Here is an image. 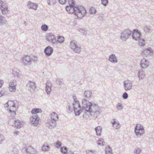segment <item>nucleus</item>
Listing matches in <instances>:
<instances>
[{"mask_svg": "<svg viewBox=\"0 0 154 154\" xmlns=\"http://www.w3.org/2000/svg\"><path fill=\"white\" fill-rule=\"evenodd\" d=\"M82 107L85 111H91L92 113L96 111L100 113L101 110L97 104L92 103L85 99H83L82 102Z\"/></svg>", "mask_w": 154, "mask_h": 154, "instance_id": "1", "label": "nucleus"}, {"mask_svg": "<svg viewBox=\"0 0 154 154\" xmlns=\"http://www.w3.org/2000/svg\"><path fill=\"white\" fill-rule=\"evenodd\" d=\"M58 120V116L57 114L55 112H53L51 114V119L48 122L47 125L50 128L54 127L57 123L56 121Z\"/></svg>", "mask_w": 154, "mask_h": 154, "instance_id": "2", "label": "nucleus"}, {"mask_svg": "<svg viewBox=\"0 0 154 154\" xmlns=\"http://www.w3.org/2000/svg\"><path fill=\"white\" fill-rule=\"evenodd\" d=\"M69 47L75 53L79 54L81 51L82 48L81 45L75 40L70 42Z\"/></svg>", "mask_w": 154, "mask_h": 154, "instance_id": "3", "label": "nucleus"}, {"mask_svg": "<svg viewBox=\"0 0 154 154\" xmlns=\"http://www.w3.org/2000/svg\"><path fill=\"white\" fill-rule=\"evenodd\" d=\"M69 5L66 7V10H70L72 8L73 10H85V8L82 5H75V2L74 0H69L68 2Z\"/></svg>", "mask_w": 154, "mask_h": 154, "instance_id": "4", "label": "nucleus"}, {"mask_svg": "<svg viewBox=\"0 0 154 154\" xmlns=\"http://www.w3.org/2000/svg\"><path fill=\"white\" fill-rule=\"evenodd\" d=\"M136 135L138 137L142 136L145 132V130L143 125L140 124H137L134 129Z\"/></svg>", "mask_w": 154, "mask_h": 154, "instance_id": "5", "label": "nucleus"}, {"mask_svg": "<svg viewBox=\"0 0 154 154\" xmlns=\"http://www.w3.org/2000/svg\"><path fill=\"white\" fill-rule=\"evenodd\" d=\"M72 106L75 115L76 116H79L82 111L79 101L74 102L72 104Z\"/></svg>", "mask_w": 154, "mask_h": 154, "instance_id": "6", "label": "nucleus"}, {"mask_svg": "<svg viewBox=\"0 0 154 154\" xmlns=\"http://www.w3.org/2000/svg\"><path fill=\"white\" fill-rule=\"evenodd\" d=\"M69 14H74L76 15L78 17H84L86 14V10H66Z\"/></svg>", "mask_w": 154, "mask_h": 154, "instance_id": "7", "label": "nucleus"}, {"mask_svg": "<svg viewBox=\"0 0 154 154\" xmlns=\"http://www.w3.org/2000/svg\"><path fill=\"white\" fill-rule=\"evenodd\" d=\"M85 111V112L83 115V118L85 120L88 119V118L91 116H92L95 118H97L100 113L97 111L94 112L93 113H92L91 111Z\"/></svg>", "mask_w": 154, "mask_h": 154, "instance_id": "8", "label": "nucleus"}, {"mask_svg": "<svg viewBox=\"0 0 154 154\" xmlns=\"http://www.w3.org/2000/svg\"><path fill=\"white\" fill-rule=\"evenodd\" d=\"M132 34V32L128 29H125L121 33V38L123 41H125Z\"/></svg>", "mask_w": 154, "mask_h": 154, "instance_id": "9", "label": "nucleus"}, {"mask_svg": "<svg viewBox=\"0 0 154 154\" xmlns=\"http://www.w3.org/2000/svg\"><path fill=\"white\" fill-rule=\"evenodd\" d=\"M5 109L6 110H8L9 109H11L12 110H16L17 108L16 107L14 103V101L8 100L7 103L4 105Z\"/></svg>", "mask_w": 154, "mask_h": 154, "instance_id": "10", "label": "nucleus"}, {"mask_svg": "<svg viewBox=\"0 0 154 154\" xmlns=\"http://www.w3.org/2000/svg\"><path fill=\"white\" fill-rule=\"evenodd\" d=\"M46 39L49 42H51L52 44L57 43L56 37L52 33L47 35Z\"/></svg>", "mask_w": 154, "mask_h": 154, "instance_id": "11", "label": "nucleus"}, {"mask_svg": "<svg viewBox=\"0 0 154 154\" xmlns=\"http://www.w3.org/2000/svg\"><path fill=\"white\" fill-rule=\"evenodd\" d=\"M26 88L30 92H34L36 88L35 82L33 81H29L27 84Z\"/></svg>", "mask_w": 154, "mask_h": 154, "instance_id": "12", "label": "nucleus"}, {"mask_svg": "<svg viewBox=\"0 0 154 154\" xmlns=\"http://www.w3.org/2000/svg\"><path fill=\"white\" fill-rule=\"evenodd\" d=\"M132 37L133 39L136 41H137L140 38L141 33L137 29H135L133 30V32H132Z\"/></svg>", "mask_w": 154, "mask_h": 154, "instance_id": "13", "label": "nucleus"}, {"mask_svg": "<svg viewBox=\"0 0 154 154\" xmlns=\"http://www.w3.org/2000/svg\"><path fill=\"white\" fill-rule=\"evenodd\" d=\"M124 88L125 91L130 90L132 88V84L131 81L127 80L123 82Z\"/></svg>", "mask_w": 154, "mask_h": 154, "instance_id": "14", "label": "nucleus"}, {"mask_svg": "<svg viewBox=\"0 0 154 154\" xmlns=\"http://www.w3.org/2000/svg\"><path fill=\"white\" fill-rule=\"evenodd\" d=\"M39 119L38 115H33L30 119L31 124L34 126L37 125L39 123Z\"/></svg>", "mask_w": 154, "mask_h": 154, "instance_id": "15", "label": "nucleus"}, {"mask_svg": "<svg viewBox=\"0 0 154 154\" xmlns=\"http://www.w3.org/2000/svg\"><path fill=\"white\" fill-rule=\"evenodd\" d=\"M22 60L24 66L30 65L32 62L31 57L28 55L23 56L22 58Z\"/></svg>", "mask_w": 154, "mask_h": 154, "instance_id": "16", "label": "nucleus"}, {"mask_svg": "<svg viewBox=\"0 0 154 154\" xmlns=\"http://www.w3.org/2000/svg\"><path fill=\"white\" fill-rule=\"evenodd\" d=\"M16 82L15 80L11 81L9 83V89L11 92H14L16 90Z\"/></svg>", "mask_w": 154, "mask_h": 154, "instance_id": "17", "label": "nucleus"}, {"mask_svg": "<svg viewBox=\"0 0 154 154\" xmlns=\"http://www.w3.org/2000/svg\"><path fill=\"white\" fill-rule=\"evenodd\" d=\"M53 52V49L50 46L46 47L44 50V52L47 56L51 55Z\"/></svg>", "mask_w": 154, "mask_h": 154, "instance_id": "18", "label": "nucleus"}, {"mask_svg": "<svg viewBox=\"0 0 154 154\" xmlns=\"http://www.w3.org/2000/svg\"><path fill=\"white\" fill-rule=\"evenodd\" d=\"M26 151L28 153L31 154H35L37 152L36 149L30 146L26 148Z\"/></svg>", "mask_w": 154, "mask_h": 154, "instance_id": "19", "label": "nucleus"}, {"mask_svg": "<svg viewBox=\"0 0 154 154\" xmlns=\"http://www.w3.org/2000/svg\"><path fill=\"white\" fill-rule=\"evenodd\" d=\"M140 64L142 68L145 69L149 65V63L147 60L143 58L141 60Z\"/></svg>", "mask_w": 154, "mask_h": 154, "instance_id": "20", "label": "nucleus"}, {"mask_svg": "<svg viewBox=\"0 0 154 154\" xmlns=\"http://www.w3.org/2000/svg\"><path fill=\"white\" fill-rule=\"evenodd\" d=\"M52 86V85L51 83L48 82L46 83L45 90L48 95L50 94L51 93Z\"/></svg>", "mask_w": 154, "mask_h": 154, "instance_id": "21", "label": "nucleus"}, {"mask_svg": "<svg viewBox=\"0 0 154 154\" xmlns=\"http://www.w3.org/2000/svg\"><path fill=\"white\" fill-rule=\"evenodd\" d=\"M109 60L113 63H115L117 62V59L115 55L113 54H111L109 56Z\"/></svg>", "mask_w": 154, "mask_h": 154, "instance_id": "22", "label": "nucleus"}, {"mask_svg": "<svg viewBox=\"0 0 154 154\" xmlns=\"http://www.w3.org/2000/svg\"><path fill=\"white\" fill-rule=\"evenodd\" d=\"M111 123L113 128L116 129H118L120 127V124L118 121H116V119H113L111 120Z\"/></svg>", "mask_w": 154, "mask_h": 154, "instance_id": "23", "label": "nucleus"}, {"mask_svg": "<svg viewBox=\"0 0 154 154\" xmlns=\"http://www.w3.org/2000/svg\"><path fill=\"white\" fill-rule=\"evenodd\" d=\"M27 6L29 9H32L34 10H36L38 7L37 4L32 3L30 1L28 2Z\"/></svg>", "mask_w": 154, "mask_h": 154, "instance_id": "24", "label": "nucleus"}, {"mask_svg": "<svg viewBox=\"0 0 154 154\" xmlns=\"http://www.w3.org/2000/svg\"><path fill=\"white\" fill-rule=\"evenodd\" d=\"M153 51L150 48H149L147 49H144L142 52V55L145 56H147L148 55H150V54Z\"/></svg>", "mask_w": 154, "mask_h": 154, "instance_id": "25", "label": "nucleus"}, {"mask_svg": "<svg viewBox=\"0 0 154 154\" xmlns=\"http://www.w3.org/2000/svg\"><path fill=\"white\" fill-rule=\"evenodd\" d=\"M83 96L88 99H90L92 97V92L89 90L86 91L84 92Z\"/></svg>", "mask_w": 154, "mask_h": 154, "instance_id": "26", "label": "nucleus"}, {"mask_svg": "<svg viewBox=\"0 0 154 154\" xmlns=\"http://www.w3.org/2000/svg\"><path fill=\"white\" fill-rule=\"evenodd\" d=\"M102 128L100 126H98L95 128V130L97 136H100L101 135V133L102 131Z\"/></svg>", "mask_w": 154, "mask_h": 154, "instance_id": "27", "label": "nucleus"}, {"mask_svg": "<svg viewBox=\"0 0 154 154\" xmlns=\"http://www.w3.org/2000/svg\"><path fill=\"white\" fill-rule=\"evenodd\" d=\"M42 112V110L40 109L34 108L31 111V113L33 114V115H38L37 114L38 113H41Z\"/></svg>", "mask_w": 154, "mask_h": 154, "instance_id": "28", "label": "nucleus"}, {"mask_svg": "<svg viewBox=\"0 0 154 154\" xmlns=\"http://www.w3.org/2000/svg\"><path fill=\"white\" fill-rule=\"evenodd\" d=\"M21 125V122L19 120L17 119L14 121V125L17 128H20Z\"/></svg>", "mask_w": 154, "mask_h": 154, "instance_id": "29", "label": "nucleus"}, {"mask_svg": "<svg viewBox=\"0 0 154 154\" xmlns=\"http://www.w3.org/2000/svg\"><path fill=\"white\" fill-rule=\"evenodd\" d=\"M0 6L1 10H8L7 5L2 1L0 2Z\"/></svg>", "mask_w": 154, "mask_h": 154, "instance_id": "30", "label": "nucleus"}, {"mask_svg": "<svg viewBox=\"0 0 154 154\" xmlns=\"http://www.w3.org/2000/svg\"><path fill=\"white\" fill-rule=\"evenodd\" d=\"M6 22L5 18L0 15V26L5 24Z\"/></svg>", "mask_w": 154, "mask_h": 154, "instance_id": "31", "label": "nucleus"}, {"mask_svg": "<svg viewBox=\"0 0 154 154\" xmlns=\"http://www.w3.org/2000/svg\"><path fill=\"white\" fill-rule=\"evenodd\" d=\"M105 152L106 154H113L112 149L109 146L106 147Z\"/></svg>", "mask_w": 154, "mask_h": 154, "instance_id": "32", "label": "nucleus"}, {"mask_svg": "<svg viewBox=\"0 0 154 154\" xmlns=\"http://www.w3.org/2000/svg\"><path fill=\"white\" fill-rule=\"evenodd\" d=\"M145 75L144 72L142 70H140L138 72V77L139 79H142L144 78Z\"/></svg>", "mask_w": 154, "mask_h": 154, "instance_id": "33", "label": "nucleus"}, {"mask_svg": "<svg viewBox=\"0 0 154 154\" xmlns=\"http://www.w3.org/2000/svg\"><path fill=\"white\" fill-rule=\"evenodd\" d=\"M143 29L145 33L150 32V26H145L143 27Z\"/></svg>", "mask_w": 154, "mask_h": 154, "instance_id": "34", "label": "nucleus"}, {"mask_svg": "<svg viewBox=\"0 0 154 154\" xmlns=\"http://www.w3.org/2000/svg\"><path fill=\"white\" fill-rule=\"evenodd\" d=\"M19 71L18 69L16 68H14L13 70V74L14 75V76L17 77L18 76Z\"/></svg>", "mask_w": 154, "mask_h": 154, "instance_id": "35", "label": "nucleus"}, {"mask_svg": "<svg viewBox=\"0 0 154 154\" xmlns=\"http://www.w3.org/2000/svg\"><path fill=\"white\" fill-rule=\"evenodd\" d=\"M50 149V146L48 145H45V144H43L42 147V150L44 152L48 151Z\"/></svg>", "mask_w": 154, "mask_h": 154, "instance_id": "36", "label": "nucleus"}, {"mask_svg": "<svg viewBox=\"0 0 154 154\" xmlns=\"http://www.w3.org/2000/svg\"><path fill=\"white\" fill-rule=\"evenodd\" d=\"M64 41V37L61 36H59L57 37V42H58L60 43H63Z\"/></svg>", "mask_w": 154, "mask_h": 154, "instance_id": "37", "label": "nucleus"}, {"mask_svg": "<svg viewBox=\"0 0 154 154\" xmlns=\"http://www.w3.org/2000/svg\"><path fill=\"white\" fill-rule=\"evenodd\" d=\"M54 145L56 148H59L61 146L62 143L60 141L58 140L56 142L54 143Z\"/></svg>", "mask_w": 154, "mask_h": 154, "instance_id": "38", "label": "nucleus"}, {"mask_svg": "<svg viewBox=\"0 0 154 154\" xmlns=\"http://www.w3.org/2000/svg\"><path fill=\"white\" fill-rule=\"evenodd\" d=\"M137 41H138V44L139 45L143 46L145 45V40L144 39L140 38Z\"/></svg>", "mask_w": 154, "mask_h": 154, "instance_id": "39", "label": "nucleus"}, {"mask_svg": "<svg viewBox=\"0 0 154 154\" xmlns=\"http://www.w3.org/2000/svg\"><path fill=\"white\" fill-rule=\"evenodd\" d=\"M8 110L11 116L13 117L15 116L16 114L15 111L16 110H12L11 109H9Z\"/></svg>", "mask_w": 154, "mask_h": 154, "instance_id": "40", "label": "nucleus"}, {"mask_svg": "<svg viewBox=\"0 0 154 154\" xmlns=\"http://www.w3.org/2000/svg\"><path fill=\"white\" fill-rule=\"evenodd\" d=\"M67 148L66 147H61L60 149V151L63 154H66L67 152Z\"/></svg>", "mask_w": 154, "mask_h": 154, "instance_id": "41", "label": "nucleus"}, {"mask_svg": "<svg viewBox=\"0 0 154 154\" xmlns=\"http://www.w3.org/2000/svg\"><path fill=\"white\" fill-rule=\"evenodd\" d=\"M78 30L83 35L87 34V33L85 29L82 28H79L78 29Z\"/></svg>", "mask_w": 154, "mask_h": 154, "instance_id": "42", "label": "nucleus"}, {"mask_svg": "<svg viewBox=\"0 0 154 154\" xmlns=\"http://www.w3.org/2000/svg\"><path fill=\"white\" fill-rule=\"evenodd\" d=\"M47 2L48 5H52L56 3V0H47Z\"/></svg>", "mask_w": 154, "mask_h": 154, "instance_id": "43", "label": "nucleus"}, {"mask_svg": "<svg viewBox=\"0 0 154 154\" xmlns=\"http://www.w3.org/2000/svg\"><path fill=\"white\" fill-rule=\"evenodd\" d=\"M116 108L118 110H121L123 108V106L122 104L120 103H118L116 104Z\"/></svg>", "mask_w": 154, "mask_h": 154, "instance_id": "44", "label": "nucleus"}, {"mask_svg": "<svg viewBox=\"0 0 154 154\" xmlns=\"http://www.w3.org/2000/svg\"><path fill=\"white\" fill-rule=\"evenodd\" d=\"M48 29V26L46 24H43L42 25L41 29L42 30L45 31H47Z\"/></svg>", "mask_w": 154, "mask_h": 154, "instance_id": "45", "label": "nucleus"}, {"mask_svg": "<svg viewBox=\"0 0 154 154\" xmlns=\"http://www.w3.org/2000/svg\"><path fill=\"white\" fill-rule=\"evenodd\" d=\"M104 143L105 142L103 141V139H99L97 143L98 145L101 146H103Z\"/></svg>", "mask_w": 154, "mask_h": 154, "instance_id": "46", "label": "nucleus"}, {"mask_svg": "<svg viewBox=\"0 0 154 154\" xmlns=\"http://www.w3.org/2000/svg\"><path fill=\"white\" fill-rule=\"evenodd\" d=\"M108 3V0H101V3L104 6H106Z\"/></svg>", "mask_w": 154, "mask_h": 154, "instance_id": "47", "label": "nucleus"}, {"mask_svg": "<svg viewBox=\"0 0 154 154\" xmlns=\"http://www.w3.org/2000/svg\"><path fill=\"white\" fill-rule=\"evenodd\" d=\"M87 154H94L95 153L96 151L95 150H87L86 151Z\"/></svg>", "mask_w": 154, "mask_h": 154, "instance_id": "48", "label": "nucleus"}, {"mask_svg": "<svg viewBox=\"0 0 154 154\" xmlns=\"http://www.w3.org/2000/svg\"><path fill=\"white\" fill-rule=\"evenodd\" d=\"M141 151V150L140 149L137 148L134 150V152L135 154H139Z\"/></svg>", "mask_w": 154, "mask_h": 154, "instance_id": "49", "label": "nucleus"}, {"mask_svg": "<svg viewBox=\"0 0 154 154\" xmlns=\"http://www.w3.org/2000/svg\"><path fill=\"white\" fill-rule=\"evenodd\" d=\"M5 140V137L2 134H0V144L2 143Z\"/></svg>", "mask_w": 154, "mask_h": 154, "instance_id": "50", "label": "nucleus"}, {"mask_svg": "<svg viewBox=\"0 0 154 154\" xmlns=\"http://www.w3.org/2000/svg\"><path fill=\"white\" fill-rule=\"evenodd\" d=\"M122 98L124 99H126L128 98V95L127 92H124L122 95Z\"/></svg>", "mask_w": 154, "mask_h": 154, "instance_id": "51", "label": "nucleus"}, {"mask_svg": "<svg viewBox=\"0 0 154 154\" xmlns=\"http://www.w3.org/2000/svg\"><path fill=\"white\" fill-rule=\"evenodd\" d=\"M2 14L5 15L6 16L7 15L8 13L9 10H1Z\"/></svg>", "mask_w": 154, "mask_h": 154, "instance_id": "52", "label": "nucleus"}, {"mask_svg": "<svg viewBox=\"0 0 154 154\" xmlns=\"http://www.w3.org/2000/svg\"><path fill=\"white\" fill-rule=\"evenodd\" d=\"M62 79H57L56 80V82L57 84L61 85L63 84V83L61 81Z\"/></svg>", "mask_w": 154, "mask_h": 154, "instance_id": "53", "label": "nucleus"}, {"mask_svg": "<svg viewBox=\"0 0 154 154\" xmlns=\"http://www.w3.org/2000/svg\"><path fill=\"white\" fill-rule=\"evenodd\" d=\"M12 152L14 154H19V152L17 149L14 148Z\"/></svg>", "mask_w": 154, "mask_h": 154, "instance_id": "54", "label": "nucleus"}, {"mask_svg": "<svg viewBox=\"0 0 154 154\" xmlns=\"http://www.w3.org/2000/svg\"><path fill=\"white\" fill-rule=\"evenodd\" d=\"M66 0H59V3L61 4H64L66 3Z\"/></svg>", "mask_w": 154, "mask_h": 154, "instance_id": "55", "label": "nucleus"}, {"mask_svg": "<svg viewBox=\"0 0 154 154\" xmlns=\"http://www.w3.org/2000/svg\"><path fill=\"white\" fill-rule=\"evenodd\" d=\"M104 17L103 14H101L99 16V19L102 21L104 20Z\"/></svg>", "mask_w": 154, "mask_h": 154, "instance_id": "56", "label": "nucleus"}, {"mask_svg": "<svg viewBox=\"0 0 154 154\" xmlns=\"http://www.w3.org/2000/svg\"><path fill=\"white\" fill-rule=\"evenodd\" d=\"M89 13L91 14H95L96 12V10H89Z\"/></svg>", "mask_w": 154, "mask_h": 154, "instance_id": "57", "label": "nucleus"}, {"mask_svg": "<svg viewBox=\"0 0 154 154\" xmlns=\"http://www.w3.org/2000/svg\"><path fill=\"white\" fill-rule=\"evenodd\" d=\"M37 58L36 57H31V60L32 62H35L37 61Z\"/></svg>", "mask_w": 154, "mask_h": 154, "instance_id": "58", "label": "nucleus"}, {"mask_svg": "<svg viewBox=\"0 0 154 154\" xmlns=\"http://www.w3.org/2000/svg\"><path fill=\"white\" fill-rule=\"evenodd\" d=\"M73 98L74 100V102H77L78 101H79L76 98V97L75 96H73Z\"/></svg>", "mask_w": 154, "mask_h": 154, "instance_id": "59", "label": "nucleus"}, {"mask_svg": "<svg viewBox=\"0 0 154 154\" xmlns=\"http://www.w3.org/2000/svg\"><path fill=\"white\" fill-rule=\"evenodd\" d=\"M4 82L2 80H0V88H1Z\"/></svg>", "mask_w": 154, "mask_h": 154, "instance_id": "60", "label": "nucleus"}, {"mask_svg": "<svg viewBox=\"0 0 154 154\" xmlns=\"http://www.w3.org/2000/svg\"><path fill=\"white\" fill-rule=\"evenodd\" d=\"M14 135H17L19 133V132L17 131H15L14 132Z\"/></svg>", "mask_w": 154, "mask_h": 154, "instance_id": "61", "label": "nucleus"}, {"mask_svg": "<svg viewBox=\"0 0 154 154\" xmlns=\"http://www.w3.org/2000/svg\"><path fill=\"white\" fill-rule=\"evenodd\" d=\"M68 109L69 111H72V109L70 106H68Z\"/></svg>", "mask_w": 154, "mask_h": 154, "instance_id": "62", "label": "nucleus"}, {"mask_svg": "<svg viewBox=\"0 0 154 154\" xmlns=\"http://www.w3.org/2000/svg\"><path fill=\"white\" fill-rule=\"evenodd\" d=\"M67 154H77L76 153H75L74 152H69Z\"/></svg>", "mask_w": 154, "mask_h": 154, "instance_id": "63", "label": "nucleus"}, {"mask_svg": "<svg viewBox=\"0 0 154 154\" xmlns=\"http://www.w3.org/2000/svg\"><path fill=\"white\" fill-rule=\"evenodd\" d=\"M2 95V91L0 92V97Z\"/></svg>", "mask_w": 154, "mask_h": 154, "instance_id": "64", "label": "nucleus"}]
</instances>
